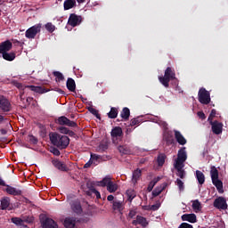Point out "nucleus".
I'll return each instance as SVG.
<instances>
[{"label":"nucleus","mask_w":228,"mask_h":228,"mask_svg":"<svg viewBox=\"0 0 228 228\" xmlns=\"http://www.w3.org/2000/svg\"><path fill=\"white\" fill-rule=\"evenodd\" d=\"M49 136L53 145H55V147H58L59 149H67L70 143L69 136L61 135L58 133H51Z\"/></svg>","instance_id":"f257e3e1"},{"label":"nucleus","mask_w":228,"mask_h":228,"mask_svg":"<svg viewBox=\"0 0 228 228\" xmlns=\"http://www.w3.org/2000/svg\"><path fill=\"white\" fill-rule=\"evenodd\" d=\"M174 79H176L175 70L171 67L166 69L163 77H159V83H161L165 88H168L170 86V81H174Z\"/></svg>","instance_id":"f03ea898"},{"label":"nucleus","mask_w":228,"mask_h":228,"mask_svg":"<svg viewBox=\"0 0 228 228\" xmlns=\"http://www.w3.org/2000/svg\"><path fill=\"white\" fill-rule=\"evenodd\" d=\"M210 177L212 179V184L216 186L218 193H224V183L218 179V169L215 166L210 167Z\"/></svg>","instance_id":"7ed1b4c3"},{"label":"nucleus","mask_w":228,"mask_h":228,"mask_svg":"<svg viewBox=\"0 0 228 228\" xmlns=\"http://www.w3.org/2000/svg\"><path fill=\"white\" fill-rule=\"evenodd\" d=\"M99 186L102 188L107 187L110 193H115L118 190V185L111 181L110 176H105L102 181L99 182Z\"/></svg>","instance_id":"20e7f679"},{"label":"nucleus","mask_w":228,"mask_h":228,"mask_svg":"<svg viewBox=\"0 0 228 228\" xmlns=\"http://www.w3.org/2000/svg\"><path fill=\"white\" fill-rule=\"evenodd\" d=\"M198 101L200 104H209L211 102V94L206 88L201 87L198 93Z\"/></svg>","instance_id":"39448f33"},{"label":"nucleus","mask_w":228,"mask_h":228,"mask_svg":"<svg viewBox=\"0 0 228 228\" xmlns=\"http://www.w3.org/2000/svg\"><path fill=\"white\" fill-rule=\"evenodd\" d=\"M188 159V154L186 153V147H182L177 153V158L175 160L174 165L184 166V162Z\"/></svg>","instance_id":"423d86ee"},{"label":"nucleus","mask_w":228,"mask_h":228,"mask_svg":"<svg viewBox=\"0 0 228 228\" xmlns=\"http://www.w3.org/2000/svg\"><path fill=\"white\" fill-rule=\"evenodd\" d=\"M0 186H5V191L8 193V195H13V197H19L22 195V190L17 189L15 187H12L3 181V179L0 178Z\"/></svg>","instance_id":"0eeeda50"},{"label":"nucleus","mask_w":228,"mask_h":228,"mask_svg":"<svg viewBox=\"0 0 228 228\" xmlns=\"http://www.w3.org/2000/svg\"><path fill=\"white\" fill-rule=\"evenodd\" d=\"M213 206L216 209H219V211H225L228 208L227 199L219 196L214 200Z\"/></svg>","instance_id":"6e6552de"},{"label":"nucleus","mask_w":228,"mask_h":228,"mask_svg":"<svg viewBox=\"0 0 228 228\" xmlns=\"http://www.w3.org/2000/svg\"><path fill=\"white\" fill-rule=\"evenodd\" d=\"M41 29H42L41 23H38V24H36V25L30 27L25 32L26 38H35V37H37V35H38V33H40Z\"/></svg>","instance_id":"1a4fd4ad"},{"label":"nucleus","mask_w":228,"mask_h":228,"mask_svg":"<svg viewBox=\"0 0 228 228\" xmlns=\"http://www.w3.org/2000/svg\"><path fill=\"white\" fill-rule=\"evenodd\" d=\"M59 126H67L68 127H77V123L76 121H71L69 118L65 116L59 117L55 121Z\"/></svg>","instance_id":"9d476101"},{"label":"nucleus","mask_w":228,"mask_h":228,"mask_svg":"<svg viewBox=\"0 0 228 228\" xmlns=\"http://www.w3.org/2000/svg\"><path fill=\"white\" fill-rule=\"evenodd\" d=\"M212 133L214 134H222L224 131V123L219 122L218 120L210 121Z\"/></svg>","instance_id":"9b49d317"},{"label":"nucleus","mask_w":228,"mask_h":228,"mask_svg":"<svg viewBox=\"0 0 228 228\" xmlns=\"http://www.w3.org/2000/svg\"><path fill=\"white\" fill-rule=\"evenodd\" d=\"M71 211L76 213V215H81L83 213V207H81V201L78 199L73 200L69 202Z\"/></svg>","instance_id":"f8f14e48"},{"label":"nucleus","mask_w":228,"mask_h":228,"mask_svg":"<svg viewBox=\"0 0 228 228\" xmlns=\"http://www.w3.org/2000/svg\"><path fill=\"white\" fill-rule=\"evenodd\" d=\"M83 21V17L77 16L76 13H71L68 20V24L72 28H76V26H79Z\"/></svg>","instance_id":"ddd939ff"},{"label":"nucleus","mask_w":228,"mask_h":228,"mask_svg":"<svg viewBox=\"0 0 228 228\" xmlns=\"http://www.w3.org/2000/svg\"><path fill=\"white\" fill-rule=\"evenodd\" d=\"M0 209L2 211H12L13 208L12 207V200L8 197H3L0 200Z\"/></svg>","instance_id":"4468645a"},{"label":"nucleus","mask_w":228,"mask_h":228,"mask_svg":"<svg viewBox=\"0 0 228 228\" xmlns=\"http://www.w3.org/2000/svg\"><path fill=\"white\" fill-rule=\"evenodd\" d=\"M0 109L4 112L12 110V103H10V101L3 95H0Z\"/></svg>","instance_id":"2eb2a0df"},{"label":"nucleus","mask_w":228,"mask_h":228,"mask_svg":"<svg viewBox=\"0 0 228 228\" xmlns=\"http://www.w3.org/2000/svg\"><path fill=\"white\" fill-rule=\"evenodd\" d=\"M12 47H13L12 41L6 40L4 42H2L0 44V54H4V53L12 51Z\"/></svg>","instance_id":"dca6fc26"},{"label":"nucleus","mask_w":228,"mask_h":228,"mask_svg":"<svg viewBox=\"0 0 228 228\" xmlns=\"http://www.w3.org/2000/svg\"><path fill=\"white\" fill-rule=\"evenodd\" d=\"M43 228H58V223H56L53 218L45 217L42 222Z\"/></svg>","instance_id":"f3484780"},{"label":"nucleus","mask_w":228,"mask_h":228,"mask_svg":"<svg viewBox=\"0 0 228 228\" xmlns=\"http://www.w3.org/2000/svg\"><path fill=\"white\" fill-rule=\"evenodd\" d=\"M174 133H175V138L177 143H179V145H186L188 141H186V138H184V135H183V134H181L178 130H175Z\"/></svg>","instance_id":"a211bd4d"},{"label":"nucleus","mask_w":228,"mask_h":228,"mask_svg":"<svg viewBox=\"0 0 228 228\" xmlns=\"http://www.w3.org/2000/svg\"><path fill=\"white\" fill-rule=\"evenodd\" d=\"M182 220L183 222H190V224H197V216L195 214H183Z\"/></svg>","instance_id":"6ab92c4d"},{"label":"nucleus","mask_w":228,"mask_h":228,"mask_svg":"<svg viewBox=\"0 0 228 228\" xmlns=\"http://www.w3.org/2000/svg\"><path fill=\"white\" fill-rule=\"evenodd\" d=\"M133 225H142V227H147L149 225V223L147 222V218L142 216H137L136 220L133 221Z\"/></svg>","instance_id":"aec40b11"},{"label":"nucleus","mask_w":228,"mask_h":228,"mask_svg":"<svg viewBox=\"0 0 228 228\" xmlns=\"http://www.w3.org/2000/svg\"><path fill=\"white\" fill-rule=\"evenodd\" d=\"M174 167L176 169V175L180 179H184L186 177V171H184V166L174 165Z\"/></svg>","instance_id":"412c9836"},{"label":"nucleus","mask_w":228,"mask_h":228,"mask_svg":"<svg viewBox=\"0 0 228 228\" xmlns=\"http://www.w3.org/2000/svg\"><path fill=\"white\" fill-rule=\"evenodd\" d=\"M76 217H66L64 220V227L66 228H76Z\"/></svg>","instance_id":"4be33fe9"},{"label":"nucleus","mask_w":228,"mask_h":228,"mask_svg":"<svg viewBox=\"0 0 228 228\" xmlns=\"http://www.w3.org/2000/svg\"><path fill=\"white\" fill-rule=\"evenodd\" d=\"M52 165H53L55 168L61 170V172H67V166H65V164H63L61 161L58 159L52 160Z\"/></svg>","instance_id":"5701e85b"},{"label":"nucleus","mask_w":228,"mask_h":228,"mask_svg":"<svg viewBox=\"0 0 228 228\" xmlns=\"http://www.w3.org/2000/svg\"><path fill=\"white\" fill-rule=\"evenodd\" d=\"M123 134H124V132H122V127L120 126H116L112 128L110 132V136L112 138H120V136H122Z\"/></svg>","instance_id":"b1692460"},{"label":"nucleus","mask_w":228,"mask_h":228,"mask_svg":"<svg viewBox=\"0 0 228 228\" xmlns=\"http://www.w3.org/2000/svg\"><path fill=\"white\" fill-rule=\"evenodd\" d=\"M142 177V169L137 168L133 172V175H132V183H134V184H136L138 183V181H140V178Z\"/></svg>","instance_id":"393cba45"},{"label":"nucleus","mask_w":228,"mask_h":228,"mask_svg":"<svg viewBox=\"0 0 228 228\" xmlns=\"http://www.w3.org/2000/svg\"><path fill=\"white\" fill-rule=\"evenodd\" d=\"M76 0H65L63 4L64 10H72V8H76Z\"/></svg>","instance_id":"a878e982"},{"label":"nucleus","mask_w":228,"mask_h":228,"mask_svg":"<svg viewBox=\"0 0 228 228\" xmlns=\"http://www.w3.org/2000/svg\"><path fill=\"white\" fill-rule=\"evenodd\" d=\"M66 86L69 92H76V81L73 78H68Z\"/></svg>","instance_id":"bb28decb"},{"label":"nucleus","mask_w":228,"mask_h":228,"mask_svg":"<svg viewBox=\"0 0 228 228\" xmlns=\"http://www.w3.org/2000/svg\"><path fill=\"white\" fill-rule=\"evenodd\" d=\"M28 88H29L31 92H36V94H46L47 92V90L42 86H28Z\"/></svg>","instance_id":"cd10ccee"},{"label":"nucleus","mask_w":228,"mask_h":228,"mask_svg":"<svg viewBox=\"0 0 228 228\" xmlns=\"http://www.w3.org/2000/svg\"><path fill=\"white\" fill-rule=\"evenodd\" d=\"M131 116V110L129 108L125 107L120 112V117L123 118L125 121L129 120V117Z\"/></svg>","instance_id":"c85d7f7f"},{"label":"nucleus","mask_w":228,"mask_h":228,"mask_svg":"<svg viewBox=\"0 0 228 228\" xmlns=\"http://www.w3.org/2000/svg\"><path fill=\"white\" fill-rule=\"evenodd\" d=\"M2 58H4V60H5L6 61H13V60H15L16 58V54L13 52H5L4 53H2Z\"/></svg>","instance_id":"c756f323"},{"label":"nucleus","mask_w":228,"mask_h":228,"mask_svg":"<svg viewBox=\"0 0 228 228\" xmlns=\"http://www.w3.org/2000/svg\"><path fill=\"white\" fill-rule=\"evenodd\" d=\"M196 179L199 184H204V183H206V176L204 175V173H202L201 171H196Z\"/></svg>","instance_id":"7c9ffc66"},{"label":"nucleus","mask_w":228,"mask_h":228,"mask_svg":"<svg viewBox=\"0 0 228 228\" xmlns=\"http://www.w3.org/2000/svg\"><path fill=\"white\" fill-rule=\"evenodd\" d=\"M112 208L114 211H122L124 209V204L120 200H114L112 204Z\"/></svg>","instance_id":"2f4dec72"},{"label":"nucleus","mask_w":228,"mask_h":228,"mask_svg":"<svg viewBox=\"0 0 228 228\" xmlns=\"http://www.w3.org/2000/svg\"><path fill=\"white\" fill-rule=\"evenodd\" d=\"M192 202V209L195 211V213H199V211L202 210V205L200 204V201L199 200H194Z\"/></svg>","instance_id":"473e14b6"},{"label":"nucleus","mask_w":228,"mask_h":228,"mask_svg":"<svg viewBox=\"0 0 228 228\" xmlns=\"http://www.w3.org/2000/svg\"><path fill=\"white\" fill-rule=\"evenodd\" d=\"M101 159H102V157H101V155L91 153V160L93 162V165H94V167H97V165L101 163Z\"/></svg>","instance_id":"72a5a7b5"},{"label":"nucleus","mask_w":228,"mask_h":228,"mask_svg":"<svg viewBox=\"0 0 228 228\" xmlns=\"http://www.w3.org/2000/svg\"><path fill=\"white\" fill-rule=\"evenodd\" d=\"M118 151L120 152V154H131V149L127 145L118 146Z\"/></svg>","instance_id":"f704fd0d"},{"label":"nucleus","mask_w":228,"mask_h":228,"mask_svg":"<svg viewBox=\"0 0 228 228\" xmlns=\"http://www.w3.org/2000/svg\"><path fill=\"white\" fill-rule=\"evenodd\" d=\"M109 118H117L118 117V109L111 107L110 112L108 113Z\"/></svg>","instance_id":"c9c22d12"},{"label":"nucleus","mask_w":228,"mask_h":228,"mask_svg":"<svg viewBox=\"0 0 228 228\" xmlns=\"http://www.w3.org/2000/svg\"><path fill=\"white\" fill-rule=\"evenodd\" d=\"M53 75L56 77L55 81L56 83H60L61 81H65V77H63V74L60 71H53Z\"/></svg>","instance_id":"e433bc0d"},{"label":"nucleus","mask_w":228,"mask_h":228,"mask_svg":"<svg viewBox=\"0 0 228 228\" xmlns=\"http://www.w3.org/2000/svg\"><path fill=\"white\" fill-rule=\"evenodd\" d=\"M45 28L46 29V31H48V33H54V31L56 30V26H54L52 22H47L45 25Z\"/></svg>","instance_id":"4c0bfd02"},{"label":"nucleus","mask_w":228,"mask_h":228,"mask_svg":"<svg viewBox=\"0 0 228 228\" xmlns=\"http://www.w3.org/2000/svg\"><path fill=\"white\" fill-rule=\"evenodd\" d=\"M142 122V119L140 118H132L131 121H130V126L131 127L134 126H140Z\"/></svg>","instance_id":"58836bf2"},{"label":"nucleus","mask_w":228,"mask_h":228,"mask_svg":"<svg viewBox=\"0 0 228 228\" xmlns=\"http://www.w3.org/2000/svg\"><path fill=\"white\" fill-rule=\"evenodd\" d=\"M165 155H159L157 158V162L159 167H163L165 165Z\"/></svg>","instance_id":"ea45409f"},{"label":"nucleus","mask_w":228,"mask_h":228,"mask_svg":"<svg viewBox=\"0 0 228 228\" xmlns=\"http://www.w3.org/2000/svg\"><path fill=\"white\" fill-rule=\"evenodd\" d=\"M11 221L14 225H22L24 224V221L20 217H12Z\"/></svg>","instance_id":"a19ab883"},{"label":"nucleus","mask_w":228,"mask_h":228,"mask_svg":"<svg viewBox=\"0 0 228 228\" xmlns=\"http://www.w3.org/2000/svg\"><path fill=\"white\" fill-rule=\"evenodd\" d=\"M175 183L178 186L179 191H184V183L181 179L177 178Z\"/></svg>","instance_id":"79ce46f5"},{"label":"nucleus","mask_w":228,"mask_h":228,"mask_svg":"<svg viewBox=\"0 0 228 228\" xmlns=\"http://www.w3.org/2000/svg\"><path fill=\"white\" fill-rule=\"evenodd\" d=\"M28 142L29 143H32V145H37V143H38V138H37L35 135L29 134Z\"/></svg>","instance_id":"37998d69"},{"label":"nucleus","mask_w":228,"mask_h":228,"mask_svg":"<svg viewBox=\"0 0 228 228\" xmlns=\"http://www.w3.org/2000/svg\"><path fill=\"white\" fill-rule=\"evenodd\" d=\"M161 191H163V188L162 187H157L152 191V197H158Z\"/></svg>","instance_id":"c03bdc74"},{"label":"nucleus","mask_w":228,"mask_h":228,"mask_svg":"<svg viewBox=\"0 0 228 228\" xmlns=\"http://www.w3.org/2000/svg\"><path fill=\"white\" fill-rule=\"evenodd\" d=\"M216 117V110L213 109L208 116V122H214L213 118Z\"/></svg>","instance_id":"a18cd8bd"},{"label":"nucleus","mask_w":228,"mask_h":228,"mask_svg":"<svg viewBox=\"0 0 228 228\" xmlns=\"http://www.w3.org/2000/svg\"><path fill=\"white\" fill-rule=\"evenodd\" d=\"M164 140L167 142V145L174 143V137L170 134L165 135Z\"/></svg>","instance_id":"49530a36"},{"label":"nucleus","mask_w":228,"mask_h":228,"mask_svg":"<svg viewBox=\"0 0 228 228\" xmlns=\"http://www.w3.org/2000/svg\"><path fill=\"white\" fill-rule=\"evenodd\" d=\"M89 191L90 193H94L96 199H101V192H99V191H97L94 187H91Z\"/></svg>","instance_id":"de8ad7c7"},{"label":"nucleus","mask_w":228,"mask_h":228,"mask_svg":"<svg viewBox=\"0 0 228 228\" xmlns=\"http://www.w3.org/2000/svg\"><path fill=\"white\" fill-rule=\"evenodd\" d=\"M60 133H61L62 134H69V129L65 127V126H61L58 128Z\"/></svg>","instance_id":"09e8293b"},{"label":"nucleus","mask_w":228,"mask_h":228,"mask_svg":"<svg viewBox=\"0 0 228 228\" xmlns=\"http://www.w3.org/2000/svg\"><path fill=\"white\" fill-rule=\"evenodd\" d=\"M51 152L52 154H53V156H60V154H61V152H60V150L55 147L51 148Z\"/></svg>","instance_id":"8fccbe9b"},{"label":"nucleus","mask_w":228,"mask_h":228,"mask_svg":"<svg viewBox=\"0 0 228 228\" xmlns=\"http://www.w3.org/2000/svg\"><path fill=\"white\" fill-rule=\"evenodd\" d=\"M197 115L201 120H206V114H204V111H198Z\"/></svg>","instance_id":"3c124183"},{"label":"nucleus","mask_w":228,"mask_h":228,"mask_svg":"<svg viewBox=\"0 0 228 228\" xmlns=\"http://www.w3.org/2000/svg\"><path fill=\"white\" fill-rule=\"evenodd\" d=\"M22 221L25 222V224H32L33 217L26 216V217H23Z\"/></svg>","instance_id":"603ef678"},{"label":"nucleus","mask_w":228,"mask_h":228,"mask_svg":"<svg viewBox=\"0 0 228 228\" xmlns=\"http://www.w3.org/2000/svg\"><path fill=\"white\" fill-rule=\"evenodd\" d=\"M99 147L101 151H108V143H101Z\"/></svg>","instance_id":"864d4df0"},{"label":"nucleus","mask_w":228,"mask_h":228,"mask_svg":"<svg viewBox=\"0 0 228 228\" xmlns=\"http://www.w3.org/2000/svg\"><path fill=\"white\" fill-rule=\"evenodd\" d=\"M92 165H94V163L92 162V159H90L89 161L84 165V168H90Z\"/></svg>","instance_id":"5fc2aeb1"},{"label":"nucleus","mask_w":228,"mask_h":228,"mask_svg":"<svg viewBox=\"0 0 228 228\" xmlns=\"http://www.w3.org/2000/svg\"><path fill=\"white\" fill-rule=\"evenodd\" d=\"M150 209H151V211H158V209H159V205H158V204L151 205Z\"/></svg>","instance_id":"6e6d98bb"},{"label":"nucleus","mask_w":228,"mask_h":228,"mask_svg":"<svg viewBox=\"0 0 228 228\" xmlns=\"http://www.w3.org/2000/svg\"><path fill=\"white\" fill-rule=\"evenodd\" d=\"M128 216H129V218H134V216H136V211L130 210L128 213Z\"/></svg>","instance_id":"4d7b16f0"},{"label":"nucleus","mask_w":228,"mask_h":228,"mask_svg":"<svg viewBox=\"0 0 228 228\" xmlns=\"http://www.w3.org/2000/svg\"><path fill=\"white\" fill-rule=\"evenodd\" d=\"M161 180V177L158 176L157 178H154L151 183L156 186L158 183Z\"/></svg>","instance_id":"13d9d810"},{"label":"nucleus","mask_w":228,"mask_h":228,"mask_svg":"<svg viewBox=\"0 0 228 228\" xmlns=\"http://www.w3.org/2000/svg\"><path fill=\"white\" fill-rule=\"evenodd\" d=\"M89 111L90 113H92V115H97V113L99 112V110L94 108H89Z\"/></svg>","instance_id":"bf43d9fd"},{"label":"nucleus","mask_w":228,"mask_h":228,"mask_svg":"<svg viewBox=\"0 0 228 228\" xmlns=\"http://www.w3.org/2000/svg\"><path fill=\"white\" fill-rule=\"evenodd\" d=\"M154 186L155 185L151 182H150L147 188L148 191H152V190L154 189Z\"/></svg>","instance_id":"052dcab7"},{"label":"nucleus","mask_w":228,"mask_h":228,"mask_svg":"<svg viewBox=\"0 0 228 228\" xmlns=\"http://www.w3.org/2000/svg\"><path fill=\"white\" fill-rule=\"evenodd\" d=\"M68 134H69V136H71L73 138H74V136H76V133L72 130H69Z\"/></svg>","instance_id":"680f3d73"},{"label":"nucleus","mask_w":228,"mask_h":228,"mask_svg":"<svg viewBox=\"0 0 228 228\" xmlns=\"http://www.w3.org/2000/svg\"><path fill=\"white\" fill-rule=\"evenodd\" d=\"M115 199V197L113 195H109L107 197V200H109V202H111V200H113Z\"/></svg>","instance_id":"e2e57ef3"},{"label":"nucleus","mask_w":228,"mask_h":228,"mask_svg":"<svg viewBox=\"0 0 228 228\" xmlns=\"http://www.w3.org/2000/svg\"><path fill=\"white\" fill-rule=\"evenodd\" d=\"M0 133H1V134H7L8 131L6 129L2 128V129H0Z\"/></svg>","instance_id":"0e129e2a"},{"label":"nucleus","mask_w":228,"mask_h":228,"mask_svg":"<svg viewBox=\"0 0 228 228\" xmlns=\"http://www.w3.org/2000/svg\"><path fill=\"white\" fill-rule=\"evenodd\" d=\"M127 194H128V199L130 200H133V199H134L135 195L134 194H129V191H127Z\"/></svg>","instance_id":"69168bd1"},{"label":"nucleus","mask_w":228,"mask_h":228,"mask_svg":"<svg viewBox=\"0 0 228 228\" xmlns=\"http://www.w3.org/2000/svg\"><path fill=\"white\" fill-rule=\"evenodd\" d=\"M142 209H144V211H151V206H144Z\"/></svg>","instance_id":"338daca9"},{"label":"nucleus","mask_w":228,"mask_h":228,"mask_svg":"<svg viewBox=\"0 0 228 228\" xmlns=\"http://www.w3.org/2000/svg\"><path fill=\"white\" fill-rule=\"evenodd\" d=\"M126 133H133V129L127 128V129H126Z\"/></svg>","instance_id":"774afa93"}]
</instances>
